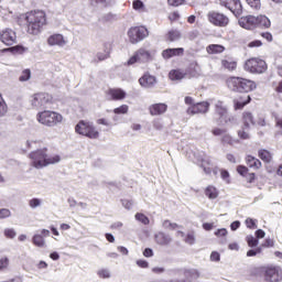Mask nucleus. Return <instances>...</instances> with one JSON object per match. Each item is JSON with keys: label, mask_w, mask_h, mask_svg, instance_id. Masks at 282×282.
I'll use <instances>...</instances> for the list:
<instances>
[{"label": "nucleus", "mask_w": 282, "mask_h": 282, "mask_svg": "<svg viewBox=\"0 0 282 282\" xmlns=\"http://www.w3.org/2000/svg\"><path fill=\"white\" fill-rule=\"evenodd\" d=\"M29 158L31 160V165L37 170L45 169V166H50V164H58V162H61V155L54 154L50 156L47 155V149L45 148L31 152Z\"/></svg>", "instance_id": "f257e3e1"}, {"label": "nucleus", "mask_w": 282, "mask_h": 282, "mask_svg": "<svg viewBox=\"0 0 282 282\" xmlns=\"http://www.w3.org/2000/svg\"><path fill=\"white\" fill-rule=\"evenodd\" d=\"M25 21L28 23L29 34H40L41 28L45 25V12L41 10L28 12L25 15Z\"/></svg>", "instance_id": "f03ea898"}, {"label": "nucleus", "mask_w": 282, "mask_h": 282, "mask_svg": "<svg viewBox=\"0 0 282 282\" xmlns=\"http://www.w3.org/2000/svg\"><path fill=\"white\" fill-rule=\"evenodd\" d=\"M226 83L228 89L238 91L239 94H248L257 89V84L254 82L241 77H229Z\"/></svg>", "instance_id": "7ed1b4c3"}, {"label": "nucleus", "mask_w": 282, "mask_h": 282, "mask_svg": "<svg viewBox=\"0 0 282 282\" xmlns=\"http://www.w3.org/2000/svg\"><path fill=\"white\" fill-rule=\"evenodd\" d=\"M215 117L219 124L230 127L237 122V118L228 113V108L224 101H216L215 104Z\"/></svg>", "instance_id": "20e7f679"}, {"label": "nucleus", "mask_w": 282, "mask_h": 282, "mask_svg": "<svg viewBox=\"0 0 282 282\" xmlns=\"http://www.w3.org/2000/svg\"><path fill=\"white\" fill-rule=\"evenodd\" d=\"M36 120L44 127H58L63 122V115L52 110H44L36 115Z\"/></svg>", "instance_id": "39448f33"}, {"label": "nucleus", "mask_w": 282, "mask_h": 282, "mask_svg": "<svg viewBox=\"0 0 282 282\" xmlns=\"http://www.w3.org/2000/svg\"><path fill=\"white\" fill-rule=\"evenodd\" d=\"M75 131L79 135H84L85 138H89L90 140H98L100 138V132L96 129V126H94V122L80 120L75 126Z\"/></svg>", "instance_id": "423d86ee"}, {"label": "nucleus", "mask_w": 282, "mask_h": 282, "mask_svg": "<svg viewBox=\"0 0 282 282\" xmlns=\"http://www.w3.org/2000/svg\"><path fill=\"white\" fill-rule=\"evenodd\" d=\"M258 272L262 274L265 282H281L282 281V268L274 264H268L258 269Z\"/></svg>", "instance_id": "0eeeda50"}, {"label": "nucleus", "mask_w": 282, "mask_h": 282, "mask_svg": "<svg viewBox=\"0 0 282 282\" xmlns=\"http://www.w3.org/2000/svg\"><path fill=\"white\" fill-rule=\"evenodd\" d=\"M32 109H47L52 105V95L47 93H37L30 98Z\"/></svg>", "instance_id": "6e6552de"}, {"label": "nucleus", "mask_w": 282, "mask_h": 282, "mask_svg": "<svg viewBox=\"0 0 282 282\" xmlns=\"http://www.w3.org/2000/svg\"><path fill=\"white\" fill-rule=\"evenodd\" d=\"M245 69L250 72V74H263L268 69V64L263 59L253 57L246 62Z\"/></svg>", "instance_id": "1a4fd4ad"}, {"label": "nucleus", "mask_w": 282, "mask_h": 282, "mask_svg": "<svg viewBox=\"0 0 282 282\" xmlns=\"http://www.w3.org/2000/svg\"><path fill=\"white\" fill-rule=\"evenodd\" d=\"M207 19L209 23L216 28H228V24L230 23L228 15L216 11H210L207 14Z\"/></svg>", "instance_id": "9d476101"}, {"label": "nucleus", "mask_w": 282, "mask_h": 282, "mask_svg": "<svg viewBox=\"0 0 282 282\" xmlns=\"http://www.w3.org/2000/svg\"><path fill=\"white\" fill-rule=\"evenodd\" d=\"M128 36L130 43H140V41H144L149 36V30L144 26H134L128 31Z\"/></svg>", "instance_id": "9b49d317"}, {"label": "nucleus", "mask_w": 282, "mask_h": 282, "mask_svg": "<svg viewBox=\"0 0 282 282\" xmlns=\"http://www.w3.org/2000/svg\"><path fill=\"white\" fill-rule=\"evenodd\" d=\"M220 6L230 10L236 17L243 14V7L239 0H220Z\"/></svg>", "instance_id": "f8f14e48"}, {"label": "nucleus", "mask_w": 282, "mask_h": 282, "mask_svg": "<svg viewBox=\"0 0 282 282\" xmlns=\"http://www.w3.org/2000/svg\"><path fill=\"white\" fill-rule=\"evenodd\" d=\"M0 41L4 45H14L17 43V32L12 29H4L0 33Z\"/></svg>", "instance_id": "ddd939ff"}, {"label": "nucleus", "mask_w": 282, "mask_h": 282, "mask_svg": "<svg viewBox=\"0 0 282 282\" xmlns=\"http://www.w3.org/2000/svg\"><path fill=\"white\" fill-rule=\"evenodd\" d=\"M183 276H185V279H173L170 280V282H193V280L199 279L200 273L197 269H185L183 271Z\"/></svg>", "instance_id": "4468645a"}, {"label": "nucleus", "mask_w": 282, "mask_h": 282, "mask_svg": "<svg viewBox=\"0 0 282 282\" xmlns=\"http://www.w3.org/2000/svg\"><path fill=\"white\" fill-rule=\"evenodd\" d=\"M208 109H210V104L202 101L187 108V113L188 116H195V113H208Z\"/></svg>", "instance_id": "2eb2a0df"}, {"label": "nucleus", "mask_w": 282, "mask_h": 282, "mask_svg": "<svg viewBox=\"0 0 282 282\" xmlns=\"http://www.w3.org/2000/svg\"><path fill=\"white\" fill-rule=\"evenodd\" d=\"M238 23L240 28H243L245 30H254V28H257V17H242L238 20Z\"/></svg>", "instance_id": "dca6fc26"}, {"label": "nucleus", "mask_w": 282, "mask_h": 282, "mask_svg": "<svg viewBox=\"0 0 282 282\" xmlns=\"http://www.w3.org/2000/svg\"><path fill=\"white\" fill-rule=\"evenodd\" d=\"M137 56L139 58V63H149L155 58V51L154 50H147V48H139L137 52Z\"/></svg>", "instance_id": "f3484780"}, {"label": "nucleus", "mask_w": 282, "mask_h": 282, "mask_svg": "<svg viewBox=\"0 0 282 282\" xmlns=\"http://www.w3.org/2000/svg\"><path fill=\"white\" fill-rule=\"evenodd\" d=\"M158 83V79L155 78V76L145 73L140 79H139V85H141V87H144L145 89H151L153 87H155Z\"/></svg>", "instance_id": "a211bd4d"}, {"label": "nucleus", "mask_w": 282, "mask_h": 282, "mask_svg": "<svg viewBox=\"0 0 282 282\" xmlns=\"http://www.w3.org/2000/svg\"><path fill=\"white\" fill-rule=\"evenodd\" d=\"M47 43L51 46L57 45L58 47H65L67 45V41L63 36V34H53L47 39Z\"/></svg>", "instance_id": "6ab92c4d"}, {"label": "nucleus", "mask_w": 282, "mask_h": 282, "mask_svg": "<svg viewBox=\"0 0 282 282\" xmlns=\"http://www.w3.org/2000/svg\"><path fill=\"white\" fill-rule=\"evenodd\" d=\"M173 56H184V47L166 48L162 52V57L165 61H169V58H173Z\"/></svg>", "instance_id": "aec40b11"}, {"label": "nucleus", "mask_w": 282, "mask_h": 282, "mask_svg": "<svg viewBox=\"0 0 282 282\" xmlns=\"http://www.w3.org/2000/svg\"><path fill=\"white\" fill-rule=\"evenodd\" d=\"M166 109H169L166 104H154L150 106L149 111L151 116H162V113H166Z\"/></svg>", "instance_id": "412c9836"}, {"label": "nucleus", "mask_w": 282, "mask_h": 282, "mask_svg": "<svg viewBox=\"0 0 282 282\" xmlns=\"http://www.w3.org/2000/svg\"><path fill=\"white\" fill-rule=\"evenodd\" d=\"M108 96H110L112 100H124V98H127V93L121 88H112L109 89Z\"/></svg>", "instance_id": "4be33fe9"}, {"label": "nucleus", "mask_w": 282, "mask_h": 282, "mask_svg": "<svg viewBox=\"0 0 282 282\" xmlns=\"http://www.w3.org/2000/svg\"><path fill=\"white\" fill-rule=\"evenodd\" d=\"M155 242L159 246H169V243H171V241H173V239L171 238V236L164 234V232H158L154 236Z\"/></svg>", "instance_id": "5701e85b"}, {"label": "nucleus", "mask_w": 282, "mask_h": 282, "mask_svg": "<svg viewBox=\"0 0 282 282\" xmlns=\"http://www.w3.org/2000/svg\"><path fill=\"white\" fill-rule=\"evenodd\" d=\"M243 129H250V127H256L257 121H254V116L251 112H243L242 115Z\"/></svg>", "instance_id": "b1692460"}, {"label": "nucleus", "mask_w": 282, "mask_h": 282, "mask_svg": "<svg viewBox=\"0 0 282 282\" xmlns=\"http://www.w3.org/2000/svg\"><path fill=\"white\" fill-rule=\"evenodd\" d=\"M246 163L249 169H253L254 171L261 169V161L252 155H247Z\"/></svg>", "instance_id": "393cba45"}, {"label": "nucleus", "mask_w": 282, "mask_h": 282, "mask_svg": "<svg viewBox=\"0 0 282 282\" xmlns=\"http://www.w3.org/2000/svg\"><path fill=\"white\" fill-rule=\"evenodd\" d=\"M199 65L197 63H192L187 68L186 74L189 78H197V76H199Z\"/></svg>", "instance_id": "a878e982"}, {"label": "nucleus", "mask_w": 282, "mask_h": 282, "mask_svg": "<svg viewBox=\"0 0 282 282\" xmlns=\"http://www.w3.org/2000/svg\"><path fill=\"white\" fill-rule=\"evenodd\" d=\"M205 195L208 197V199H217V197H219V192L215 186L209 185L205 189Z\"/></svg>", "instance_id": "bb28decb"}, {"label": "nucleus", "mask_w": 282, "mask_h": 282, "mask_svg": "<svg viewBox=\"0 0 282 282\" xmlns=\"http://www.w3.org/2000/svg\"><path fill=\"white\" fill-rule=\"evenodd\" d=\"M33 246H36L37 248H44L45 247V238L41 234H35L32 238Z\"/></svg>", "instance_id": "cd10ccee"}, {"label": "nucleus", "mask_w": 282, "mask_h": 282, "mask_svg": "<svg viewBox=\"0 0 282 282\" xmlns=\"http://www.w3.org/2000/svg\"><path fill=\"white\" fill-rule=\"evenodd\" d=\"M171 80H182L185 78L186 74L180 69H173L169 74Z\"/></svg>", "instance_id": "c85d7f7f"}, {"label": "nucleus", "mask_w": 282, "mask_h": 282, "mask_svg": "<svg viewBox=\"0 0 282 282\" xmlns=\"http://www.w3.org/2000/svg\"><path fill=\"white\" fill-rule=\"evenodd\" d=\"M257 19V25H260V28H270V25H272V23L270 22V19H268V17L265 15H259L256 17Z\"/></svg>", "instance_id": "c756f323"}, {"label": "nucleus", "mask_w": 282, "mask_h": 282, "mask_svg": "<svg viewBox=\"0 0 282 282\" xmlns=\"http://www.w3.org/2000/svg\"><path fill=\"white\" fill-rule=\"evenodd\" d=\"M221 65L225 69H228V72H235L237 69V62L232 59H223Z\"/></svg>", "instance_id": "7c9ffc66"}, {"label": "nucleus", "mask_w": 282, "mask_h": 282, "mask_svg": "<svg viewBox=\"0 0 282 282\" xmlns=\"http://www.w3.org/2000/svg\"><path fill=\"white\" fill-rule=\"evenodd\" d=\"M221 143L229 144L230 147H234V144H239V140H236L230 134L225 133L221 137Z\"/></svg>", "instance_id": "2f4dec72"}, {"label": "nucleus", "mask_w": 282, "mask_h": 282, "mask_svg": "<svg viewBox=\"0 0 282 282\" xmlns=\"http://www.w3.org/2000/svg\"><path fill=\"white\" fill-rule=\"evenodd\" d=\"M225 47L219 44H212L207 46V53L208 54H221L224 52Z\"/></svg>", "instance_id": "473e14b6"}, {"label": "nucleus", "mask_w": 282, "mask_h": 282, "mask_svg": "<svg viewBox=\"0 0 282 282\" xmlns=\"http://www.w3.org/2000/svg\"><path fill=\"white\" fill-rule=\"evenodd\" d=\"M258 155L260 160H262V162H267V163L272 162V154L268 150H260L258 152Z\"/></svg>", "instance_id": "72a5a7b5"}, {"label": "nucleus", "mask_w": 282, "mask_h": 282, "mask_svg": "<svg viewBox=\"0 0 282 282\" xmlns=\"http://www.w3.org/2000/svg\"><path fill=\"white\" fill-rule=\"evenodd\" d=\"M134 218L137 219V221H140V224H143V226H149V224H151L149 217H147V215L142 213H137Z\"/></svg>", "instance_id": "f704fd0d"}, {"label": "nucleus", "mask_w": 282, "mask_h": 282, "mask_svg": "<svg viewBox=\"0 0 282 282\" xmlns=\"http://www.w3.org/2000/svg\"><path fill=\"white\" fill-rule=\"evenodd\" d=\"M8 113V104L3 99V96L0 94V118H3Z\"/></svg>", "instance_id": "c9c22d12"}, {"label": "nucleus", "mask_w": 282, "mask_h": 282, "mask_svg": "<svg viewBox=\"0 0 282 282\" xmlns=\"http://www.w3.org/2000/svg\"><path fill=\"white\" fill-rule=\"evenodd\" d=\"M30 78H32V72L30 69H24L20 75L19 80L20 83H26Z\"/></svg>", "instance_id": "e433bc0d"}, {"label": "nucleus", "mask_w": 282, "mask_h": 282, "mask_svg": "<svg viewBox=\"0 0 282 282\" xmlns=\"http://www.w3.org/2000/svg\"><path fill=\"white\" fill-rule=\"evenodd\" d=\"M246 240L249 248H257L259 246V239L253 236H247Z\"/></svg>", "instance_id": "4c0bfd02"}, {"label": "nucleus", "mask_w": 282, "mask_h": 282, "mask_svg": "<svg viewBox=\"0 0 282 282\" xmlns=\"http://www.w3.org/2000/svg\"><path fill=\"white\" fill-rule=\"evenodd\" d=\"M97 274L99 279H111V272L109 269H100Z\"/></svg>", "instance_id": "58836bf2"}, {"label": "nucleus", "mask_w": 282, "mask_h": 282, "mask_svg": "<svg viewBox=\"0 0 282 282\" xmlns=\"http://www.w3.org/2000/svg\"><path fill=\"white\" fill-rule=\"evenodd\" d=\"M43 204V200L41 198H32L29 200L30 208H39Z\"/></svg>", "instance_id": "ea45409f"}, {"label": "nucleus", "mask_w": 282, "mask_h": 282, "mask_svg": "<svg viewBox=\"0 0 282 282\" xmlns=\"http://www.w3.org/2000/svg\"><path fill=\"white\" fill-rule=\"evenodd\" d=\"M163 228H165V230H175L176 228H178V225L175 223H171V220H164Z\"/></svg>", "instance_id": "a19ab883"}, {"label": "nucleus", "mask_w": 282, "mask_h": 282, "mask_svg": "<svg viewBox=\"0 0 282 282\" xmlns=\"http://www.w3.org/2000/svg\"><path fill=\"white\" fill-rule=\"evenodd\" d=\"M167 36H169V41L173 42V41H180V37L182 35L180 34V31H170Z\"/></svg>", "instance_id": "79ce46f5"}, {"label": "nucleus", "mask_w": 282, "mask_h": 282, "mask_svg": "<svg viewBox=\"0 0 282 282\" xmlns=\"http://www.w3.org/2000/svg\"><path fill=\"white\" fill-rule=\"evenodd\" d=\"M249 129H242L238 131V137L240 138V140H250V134L248 133Z\"/></svg>", "instance_id": "37998d69"}, {"label": "nucleus", "mask_w": 282, "mask_h": 282, "mask_svg": "<svg viewBox=\"0 0 282 282\" xmlns=\"http://www.w3.org/2000/svg\"><path fill=\"white\" fill-rule=\"evenodd\" d=\"M248 6L250 8H253V10H259L261 8V0H246Z\"/></svg>", "instance_id": "c03bdc74"}, {"label": "nucleus", "mask_w": 282, "mask_h": 282, "mask_svg": "<svg viewBox=\"0 0 282 282\" xmlns=\"http://www.w3.org/2000/svg\"><path fill=\"white\" fill-rule=\"evenodd\" d=\"M4 237H7V239H14V237H17V231L12 228H7L4 229Z\"/></svg>", "instance_id": "a18cd8bd"}, {"label": "nucleus", "mask_w": 282, "mask_h": 282, "mask_svg": "<svg viewBox=\"0 0 282 282\" xmlns=\"http://www.w3.org/2000/svg\"><path fill=\"white\" fill-rule=\"evenodd\" d=\"M129 111V106L122 105L118 108L113 109V113L120 115V113H127Z\"/></svg>", "instance_id": "49530a36"}, {"label": "nucleus", "mask_w": 282, "mask_h": 282, "mask_svg": "<svg viewBox=\"0 0 282 282\" xmlns=\"http://www.w3.org/2000/svg\"><path fill=\"white\" fill-rule=\"evenodd\" d=\"M247 228H250L251 230L257 228V219L247 218L245 221Z\"/></svg>", "instance_id": "de8ad7c7"}, {"label": "nucleus", "mask_w": 282, "mask_h": 282, "mask_svg": "<svg viewBox=\"0 0 282 282\" xmlns=\"http://www.w3.org/2000/svg\"><path fill=\"white\" fill-rule=\"evenodd\" d=\"M250 100H252V98H250V96H247V100H245V101H237L236 102V109H243V107L246 105H248L250 102Z\"/></svg>", "instance_id": "09e8293b"}, {"label": "nucleus", "mask_w": 282, "mask_h": 282, "mask_svg": "<svg viewBox=\"0 0 282 282\" xmlns=\"http://www.w3.org/2000/svg\"><path fill=\"white\" fill-rule=\"evenodd\" d=\"M12 215V212L8 208H1L0 209V219H7V217H10Z\"/></svg>", "instance_id": "8fccbe9b"}, {"label": "nucleus", "mask_w": 282, "mask_h": 282, "mask_svg": "<svg viewBox=\"0 0 282 282\" xmlns=\"http://www.w3.org/2000/svg\"><path fill=\"white\" fill-rule=\"evenodd\" d=\"M275 127L278 129V133L282 135V117H275Z\"/></svg>", "instance_id": "3c124183"}, {"label": "nucleus", "mask_w": 282, "mask_h": 282, "mask_svg": "<svg viewBox=\"0 0 282 282\" xmlns=\"http://www.w3.org/2000/svg\"><path fill=\"white\" fill-rule=\"evenodd\" d=\"M185 243H188V246H193L195 243V235L187 234V236L185 237Z\"/></svg>", "instance_id": "603ef678"}, {"label": "nucleus", "mask_w": 282, "mask_h": 282, "mask_svg": "<svg viewBox=\"0 0 282 282\" xmlns=\"http://www.w3.org/2000/svg\"><path fill=\"white\" fill-rule=\"evenodd\" d=\"M257 254H261V247L257 249H251L247 252V257H257Z\"/></svg>", "instance_id": "864d4df0"}, {"label": "nucleus", "mask_w": 282, "mask_h": 282, "mask_svg": "<svg viewBox=\"0 0 282 282\" xmlns=\"http://www.w3.org/2000/svg\"><path fill=\"white\" fill-rule=\"evenodd\" d=\"M237 172L239 173V175H242V177H246L248 174V167H246L243 165H239L237 167Z\"/></svg>", "instance_id": "5fc2aeb1"}, {"label": "nucleus", "mask_w": 282, "mask_h": 282, "mask_svg": "<svg viewBox=\"0 0 282 282\" xmlns=\"http://www.w3.org/2000/svg\"><path fill=\"white\" fill-rule=\"evenodd\" d=\"M123 208H127V210H131L133 207V202L128 200V199H122L121 200Z\"/></svg>", "instance_id": "6e6d98bb"}, {"label": "nucleus", "mask_w": 282, "mask_h": 282, "mask_svg": "<svg viewBox=\"0 0 282 282\" xmlns=\"http://www.w3.org/2000/svg\"><path fill=\"white\" fill-rule=\"evenodd\" d=\"M263 248H273L274 247V239L267 238L264 243H262Z\"/></svg>", "instance_id": "4d7b16f0"}, {"label": "nucleus", "mask_w": 282, "mask_h": 282, "mask_svg": "<svg viewBox=\"0 0 282 282\" xmlns=\"http://www.w3.org/2000/svg\"><path fill=\"white\" fill-rule=\"evenodd\" d=\"M167 3L169 6L177 8L178 6H182L184 3V0H167Z\"/></svg>", "instance_id": "13d9d810"}, {"label": "nucleus", "mask_w": 282, "mask_h": 282, "mask_svg": "<svg viewBox=\"0 0 282 282\" xmlns=\"http://www.w3.org/2000/svg\"><path fill=\"white\" fill-rule=\"evenodd\" d=\"M228 235V230L226 228H221L215 231L216 237H226Z\"/></svg>", "instance_id": "bf43d9fd"}, {"label": "nucleus", "mask_w": 282, "mask_h": 282, "mask_svg": "<svg viewBox=\"0 0 282 282\" xmlns=\"http://www.w3.org/2000/svg\"><path fill=\"white\" fill-rule=\"evenodd\" d=\"M135 63H140V58L138 57V53H135L132 57L129 58L128 65H135Z\"/></svg>", "instance_id": "052dcab7"}, {"label": "nucleus", "mask_w": 282, "mask_h": 282, "mask_svg": "<svg viewBox=\"0 0 282 282\" xmlns=\"http://www.w3.org/2000/svg\"><path fill=\"white\" fill-rule=\"evenodd\" d=\"M142 8H144V2H142L141 0L133 1V9L134 10H142Z\"/></svg>", "instance_id": "680f3d73"}, {"label": "nucleus", "mask_w": 282, "mask_h": 282, "mask_svg": "<svg viewBox=\"0 0 282 282\" xmlns=\"http://www.w3.org/2000/svg\"><path fill=\"white\" fill-rule=\"evenodd\" d=\"M213 135H224L226 133L225 129L215 128L212 130Z\"/></svg>", "instance_id": "e2e57ef3"}, {"label": "nucleus", "mask_w": 282, "mask_h": 282, "mask_svg": "<svg viewBox=\"0 0 282 282\" xmlns=\"http://www.w3.org/2000/svg\"><path fill=\"white\" fill-rule=\"evenodd\" d=\"M8 268V258H1L0 259V272L6 270Z\"/></svg>", "instance_id": "0e129e2a"}, {"label": "nucleus", "mask_w": 282, "mask_h": 282, "mask_svg": "<svg viewBox=\"0 0 282 282\" xmlns=\"http://www.w3.org/2000/svg\"><path fill=\"white\" fill-rule=\"evenodd\" d=\"M221 256L217 251H213L210 254V261H220Z\"/></svg>", "instance_id": "69168bd1"}, {"label": "nucleus", "mask_w": 282, "mask_h": 282, "mask_svg": "<svg viewBox=\"0 0 282 282\" xmlns=\"http://www.w3.org/2000/svg\"><path fill=\"white\" fill-rule=\"evenodd\" d=\"M261 45H263V43L261 42V40H256L252 41L248 44V47H261Z\"/></svg>", "instance_id": "338daca9"}, {"label": "nucleus", "mask_w": 282, "mask_h": 282, "mask_svg": "<svg viewBox=\"0 0 282 282\" xmlns=\"http://www.w3.org/2000/svg\"><path fill=\"white\" fill-rule=\"evenodd\" d=\"M256 124H257L258 127H267V126H268V122H265V118L259 117L258 120L256 121Z\"/></svg>", "instance_id": "774afa93"}]
</instances>
